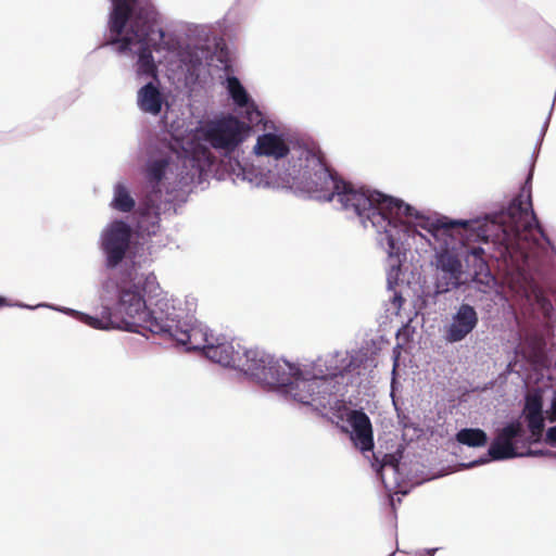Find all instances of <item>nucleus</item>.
<instances>
[{
    "label": "nucleus",
    "mask_w": 556,
    "mask_h": 556,
    "mask_svg": "<svg viewBox=\"0 0 556 556\" xmlns=\"http://www.w3.org/2000/svg\"><path fill=\"white\" fill-rule=\"evenodd\" d=\"M369 204L355 216L364 228H372L377 242L388 261V281L392 287L400 279L407 252L419 256L433 251L430 266L433 269L437 293H446L462 287L467 277L463 261L473 257V279L492 280L482 254L483 249L470 248L471 242H492L497 258L503 261L505 283L519 298L538 303L547 309L549 303L535 282V249L544 237L532 210L531 190L525 186L506 211L493 217L473 220L430 216L393 197L371 190Z\"/></svg>",
    "instance_id": "f257e3e1"
},
{
    "label": "nucleus",
    "mask_w": 556,
    "mask_h": 556,
    "mask_svg": "<svg viewBox=\"0 0 556 556\" xmlns=\"http://www.w3.org/2000/svg\"><path fill=\"white\" fill-rule=\"evenodd\" d=\"M264 132L252 148L255 160L240 159L242 144L251 135V125L231 113H220L201 121L190 132L182 149L198 162L192 177L216 173L224 163L235 182L256 188H282L320 201H337L346 213L369 204L371 189L338 179L324 163L314 142H293L271 121L263 117Z\"/></svg>",
    "instance_id": "f03ea898"
},
{
    "label": "nucleus",
    "mask_w": 556,
    "mask_h": 556,
    "mask_svg": "<svg viewBox=\"0 0 556 556\" xmlns=\"http://www.w3.org/2000/svg\"><path fill=\"white\" fill-rule=\"evenodd\" d=\"M352 365L348 352L325 354L313 362L292 363L277 358L261 348H242L236 369L260 384L292 400L316 407H332L337 378Z\"/></svg>",
    "instance_id": "7ed1b4c3"
},
{
    "label": "nucleus",
    "mask_w": 556,
    "mask_h": 556,
    "mask_svg": "<svg viewBox=\"0 0 556 556\" xmlns=\"http://www.w3.org/2000/svg\"><path fill=\"white\" fill-rule=\"evenodd\" d=\"M112 10L109 18V35L112 43L117 45V52L136 60L138 76H155V58L152 48L157 54V60L166 62L173 68L182 66L187 62L186 55L190 54L191 66L199 64L204 58L203 49L193 52L182 51L170 47H159V42L165 37L156 21V12L153 7L147 4L140 7L139 0H111Z\"/></svg>",
    "instance_id": "20e7f679"
},
{
    "label": "nucleus",
    "mask_w": 556,
    "mask_h": 556,
    "mask_svg": "<svg viewBox=\"0 0 556 556\" xmlns=\"http://www.w3.org/2000/svg\"><path fill=\"white\" fill-rule=\"evenodd\" d=\"M117 300L111 306L102 298L101 330L121 329L141 333L143 330L160 333L167 330L165 316L177 299L161 290L152 273L132 268L116 286Z\"/></svg>",
    "instance_id": "39448f33"
},
{
    "label": "nucleus",
    "mask_w": 556,
    "mask_h": 556,
    "mask_svg": "<svg viewBox=\"0 0 556 556\" xmlns=\"http://www.w3.org/2000/svg\"><path fill=\"white\" fill-rule=\"evenodd\" d=\"M191 153L182 149V153L168 148L157 157H152L146 167L147 195L139 211L137 227L143 236H154L160 230V212L167 204L174 202L176 192L192 186L200 185L207 178L206 175L192 177L187 181L185 176L193 174L198 162L192 160Z\"/></svg>",
    "instance_id": "423d86ee"
},
{
    "label": "nucleus",
    "mask_w": 556,
    "mask_h": 556,
    "mask_svg": "<svg viewBox=\"0 0 556 556\" xmlns=\"http://www.w3.org/2000/svg\"><path fill=\"white\" fill-rule=\"evenodd\" d=\"M159 47H170L174 49H180L182 51H190L193 52L195 49L200 48L205 51L204 58L199 62V64H194V66H191L190 62V54L186 55L187 62L182 64V66H178L177 68H172L169 64L166 62H160L157 59L162 56L163 53L157 54L154 49L152 48V54L155 58V67L157 68V64L164 65L169 72L173 74L184 75L185 79L187 81L193 80L199 76L200 67L202 66L203 62L208 59L210 50L204 45H191L189 42H180V41H174L170 38L164 37L162 41L159 42ZM134 68L136 70V62L134 63ZM135 73H137L135 71ZM138 78H144L148 79L146 76H138ZM157 77V71L155 72V76H149V78L153 79L152 81L147 83L144 86H142L137 91V105L139 110L146 114H150L153 116H156L161 113L163 104L165 102L164 94L161 92L159 85L154 81Z\"/></svg>",
    "instance_id": "0eeeda50"
},
{
    "label": "nucleus",
    "mask_w": 556,
    "mask_h": 556,
    "mask_svg": "<svg viewBox=\"0 0 556 556\" xmlns=\"http://www.w3.org/2000/svg\"><path fill=\"white\" fill-rule=\"evenodd\" d=\"M179 301L173 302V308H169L165 316L164 324L167 330L160 332L159 334L167 336L175 340L178 344H181L188 351H202L205 355L206 350L216 341V336L211 329L202 324L198 323L189 325L186 321H181L182 309L178 307Z\"/></svg>",
    "instance_id": "6e6552de"
},
{
    "label": "nucleus",
    "mask_w": 556,
    "mask_h": 556,
    "mask_svg": "<svg viewBox=\"0 0 556 556\" xmlns=\"http://www.w3.org/2000/svg\"><path fill=\"white\" fill-rule=\"evenodd\" d=\"M533 455H538V453L529 448L527 433L521 422L511 421L497 430L485 457L464 465V467L471 468L483 465L490 459L504 460Z\"/></svg>",
    "instance_id": "1a4fd4ad"
},
{
    "label": "nucleus",
    "mask_w": 556,
    "mask_h": 556,
    "mask_svg": "<svg viewBox=\"0 0 556 556\" xmlns=\"http://www.w3.org/2000/svg\"><path fill=\"white\" fill-rule=\"evenodd\" d=\"M131 229L123 220H113L102 230L100 248L105 255L106 266L116 267L125 257L129 248Z\"/></svg>",
    "instance_id": "9d476101"
},
{
    "label": "nucleus",
    "mask_w": 556,
    "mask_h": 556,
    "mask_svg": "<svg viewBox=\"0 0 556 556\" xmlns=\"http://www.w3.org/2000/svg\"><path fill=\"white\" fill-rule=\"evenodd\" d=\"M478 320V313L473 306L460 304L443 327L444 340L448 343L460 342L472 332Z\"/></svg>",
    "instance_id": "9b49d317"
},
{
    "label": "nucleus",
    "mask_w": 556,
    "mask_h": 556,
    "mask_svg": "<svg viewBox=\"0 0 556 556\" xmlns=\"http://www.w3.org/2000/svg\"><path fill=\"white\" fill-rule=\"evenodd\" d=\"M222 84L233 105L242 111L247 124L258 125L263 122V113L236 76L227 75Z\"/></svg>",
    "instance_id": "f8f14e48"
},
{
    "label": "nucleus",
    "mask_w": 556,
    "mask_h": 556,
    "mask_svg": "<svg viewBox=\"0 0 556 556\" xmlns=\"http://www.w3.org/2000/svg\"><path fill=\"white\" fill-rule=\"evenodd\" d=\"M345 422L343 430L349 433L354 446L363 453L372 451L374 432L369 417L362 410L349 409Z\"/></svg>",
    "instance_id": "ddd939ff"
},
{
    "label": "nucleus",
    "mask_w": 556,
    "mask_h": 556,
    "mask_svg": "<svg viewBox=\"0 0 556 556\" xmlns=\"http://www.w3.org/2000/svg\"><path fill=\"white\" fill-rule=\"evenodd\" d=\"M402 455L400 452L394 454L384 455L381 463L378 458L372 464L376 467L386 490L394 494H407V490L403 488L405 482L404 476L400 470V459Z\"/></svg>",
    "instance_id": "4468645a"
},
{
    "label": "nucleus",
    "mask_w": 556,
    "mask_h": 556,
    "mask_svg": "<svg viewBox=\"0 0 556 556\" xmlns=\"http://www.w3.org/2000/svg\"><path fill=\"white\" fill-rule=\"evenodd\" d=\"M215 339L216 341H213L208 346L204 356L224 367L236 369V363L239 359L242 346L222 334H217Z\"/></svg>",
    "instance_id": "2eb2a0df"
},
{
    "label": "nucleus",
    "mask_w": 556,
    "mask_h": 556,
    "mask_svg": "<svg viewBox=\"0 0 556 556\" xmlns=\"http://www.w3.org/2000/svg\"><path fill=\"white\" fill-rule=\"evenodd\" d=\"M529 430L533 438H539L544 428V416L542 396L539 393H530L526 396L523 409Z\"/></svg>",
    "instance_id": "dca6fc26"
},
{
    "label": "nucleus",
    "mask_w": 556,
    "mask_h": 556,
    "mask_svg": "<svg viewBox=\"0 0 556 556\" xmlns=\"http://www.w3.org/2000/svg\"><path fill=\"white\" fill-rule=\"evenodd\" d=\"M136 200L125 180H118L113 185L110 207L121 212L129 213L134 210Z\"/></svg>",
    "instance_id": "f3484780"
},
{
    "label": "nucleus",
    "mask_w": 556,
    "mask_h": 556,
    "mask_svg": "<svg viewBox=\"0 0 556 556\" xmlns=\"http://www.w3.org/2000/svg\"><path fill=\"white\" fill-rule=\"evenodd\" d=\"M15 305L18 307L30 308V309H34L37 307H49L51 309L61 312L63 314L71 315L93 329L101 330L100 315L91 316L86 313L73 309V308L63 307V306H54V305H49V304H45V303L38 304L36 306H29V305L22 304V303H17Z\"/></svg>",
    "instance_id": "a211bd4d"
},
{
    "label": "nucleus",
    "mask_w": 556,
    "mask_h": 556,
    "mask_svg": "<svg viewBox=\"0 0 556 556\" xmlns=\"http://www.w3.org/2000/svg\"><path fill=\"white\" fill-rule=\"evenodd\" d=\"M456 439L459 443L472 446V447H479L485 445L488 441L486 433L481 429H462L457 434Z\"/></svg>",
    "instance_id": "6ab92c4d"
},
{
    "label": "nucleus",
    "mask_w": 556,
    "mask_h": 556,
    "mask_svg": "<svg viewBox=\"0 0 556 556\" xmlns=\"http://www.w3.org/2000/svg\"><path fill=\"white\" fill-rule=\"evenodd\" d=\"M387 282L389 283V281L387 280ZM399 280L396 282L393 283L392 287H390L388 285V288L390 291H392V294L390 296V300H389V303L387 305V312L390 314V315H399L400 314V311L402 308V305L404 303V299L403 296L401 295L400 292H397L394 288L395 286L397 285Z\"/></svg>",
    "instance_id": "aec40b11"
},
{
    "label": "nucleus",
    "mask_w": 556,
    "mask_h": 556,
    "mask_svg": "<svg viewBox=\"0 0 556 556\" xmlns=\"http://www.w3.org/2000/svg\"><path fill=\"white\" fill-rule=\"evenodd\" d=\"M546 419L551 422L556 421V393L554 394L549 407L545 410Z\"/></svg>",
    "instance_id": "412c9836"
},
{
    "label": "nucleus",
    "mask_w": 556,
    "mask_h": 556,
    "mask_svg": "<svg viewBox=\"0 0 556 556\" xmlns=\"http://www.w3.org/2000/svg\"><path fill=\"white\" fill-rule=\"evenodd\" d=\"M545 442L553 446V447H556V426H553V427H549L547 430H546V433H545Z\"/></svg>",
    "instance_id": "4be33fe9"
},
{
    "label": "nucleus",
    "mask_w": 556,
    "mask_h": 556,
    "mask_svg": "<svg viewBox=\"0 0 556 556\" xmlns=\"http://www.w3.org/2000/svg\"><path fill=\"white\" fill-rule=\"evenodd\" d=\"M435 551H437L435 548H433V549H425L422 553H424V555H427V556H433Z\"/></svg>",
    "instance_id": "5701e85b"
},
{
    "label": "nucleus",
    "mask_w": 556,
    "mask_h": 556,
    "mask_svg": "<svg viewBox=\"0 0 556 556\" xmlns=\"http://www.w3.org/2000/svg\"><path fill=\"white\" fill-rule=\"evenodd\" d=\"M4 305H10V304L7 302L5 298L0 296V306H4Z\"/></svg>",
    "instance_id": "b1692460"
},
{
    "label": "nucleus",
    "mask_w": 556,
    "mask_h": 556,
    "mask_svg": "<svg viewBox=\"0 0 556 556\" xmlns=\"http://www.w3.org/2000/svg\"><path fill=\"white\" fill-rule=\"evenodd\" d=\"M396 366H397V362H396V359H395V361H394V366H393V370H392L393 375L395 374V370H396Z\"/></svg>",
    "instance_id": "393cba45"
},
{
    "label": "nucleus",
    "mask_w": 556,
    "mask_h": 556,
    "mask_svg": "<svg viewBox=\"0 0 556 556\" xmlns=\"http://www.w3.org/2000/svg\"><path fill=\"white\" fill-rule=\"evenodd\" d=\"M391 503H392V505H394V497L393 496L391 497Z\"/></svg>",
    "instance_id": "a878e982"
},
{
    "label": "nucleus",
    "mask_w": 556,
    "mask_h": 556,
    "mask_svg": "<svg viewBox=\"0 0 556 556\" xmlns=\"http://www.w3.org/2000/svg\"><path fill=\"white\" fill-rule=\"evenodd\" d=\"M389 556H394V553H391V555H389Z\"/></svg>",
    "instance_id": "bb28decb"
},
{
    "label": "nucleus",
    "mask_w": 556,
    "mask_h": 556,
    "mask_svg": "<svg viewBox=\"0 0 556 556\" xmlns=\"http://www.w3.org/2000/svg\"><path fill=\"white\" fill-rule=\"evenodd\" d=\"M389 556H394V553H391V555H389Z\"/></svg>",
    "instance_id": "cd10ccee"
}]
</instances>
